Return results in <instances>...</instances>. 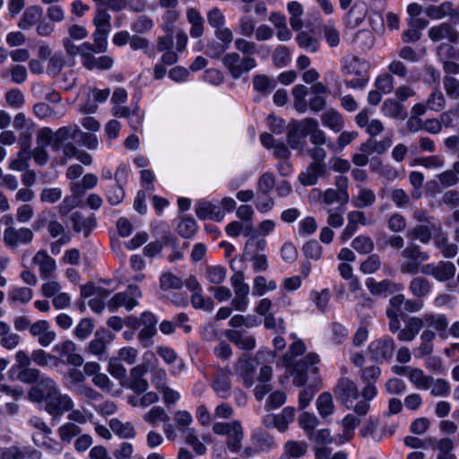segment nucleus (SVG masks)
Wrapping results in <instances>:
<instances>
[{
	"mask_svg": "<svg viewBox=\"0 0 459 459\" xmlns=\"http://www.w3.org/2000/svg\"><path fill=\"white\" fill-rule=\"evenodd\" d=\"M212 429L216 435L227 436L226 445L231 453H238L241 450L244 429L240 420L216 421L212 424Z\"/></svg>",
	"mask_w": 459,
	"mask_h": 459,
	"instance_id": "f257e3e1",
	"label": "nucleus"
},
{
	"mask_svg": "<svg viewBox=\"0 0 459 459\" xmlns=\"http://www.w3.org/2000/svg\"><path fill=\"white\" fill-rule=\"evenodd\" d=\"M402 256L403 261L400 263L401 273L411 275L417 274L420 264L429 259V255L414 243L407 245L402 251Z\"/></svg>",
	"mask_w": 459,
	"mask_h": 459,
	"instance_id": "f03ea898",
	"label": "nucleus"
},
{
	"mask_svg": "<svg viewBox=\"0 0 459 459\" xmlns=\"http://www.w3.org/2000/svg\"><path fill=\"white\" fill-rule=\"evenodd\" d=\"M319 362V356L316 353H307L303 359L292 361L290 373L293 377V385L302 386L307 383V373L309 371L317 373L318 368L316 365Z\"/></svg>",
	"mask_w": 459,
	"mask_h": 459,
	"instance_id": "7ed1b4c3",
	"label": "nucleus"
},
{
	"mask_svg": "<svg viewBox=\"0 0 459 459\" xmlns=\"http://www.w3.org/2000/svg\"><path fill=\"white\" fill-rule=\"evenodd\" d=\"M221 61L234 79L240 78L244 74L248 73L257 66V62L255 57H244L238 52L225 54Z\"/></svg>",
	"mask_w": 459,
	"mask_h": 459,
	"instance_id": "20e7f679",
	"label": "nucleus"
},
{
	"mask_svg": "<svg viewBox=\"0 0 459 459\" xmlns=\"http://www.w3.org/2000/svg\"><path fill=\"white\" fill-rule=\"evenodd\" d=\"M267 242L264 238H250L244 248V257L249 259L255 273L265 272L268 269V260L264 254H260L266 247Z\"/></svg>",
	"mask_w": 459,
	"mask_h": 459,
	"instance_id": "39448f33",
	"label": "nucleus"
},
{
	"mask_svg": "<svg viewBox=\"0 0 459 459\" xmlns=\"http://www.w3.org/2000/svg\"><path fill=\"white\" fill-rule=\"evenodd\" d=\"M142 291L137 285L131 284L125 291L116 293L107 303L110 312H115L120 307L131 311L139 305Z\"/></svg>",
	"mask_w": 459,
	"mask_h": 459,
	"instance_id": "423d86ee",
	"label": "nucleus"
},
{
	"mask_svg": "<svg viewBox=\"0 0 459 459\" xmlns=\"http://www.w3.org/2000/svg\"><path fill=\"white\" fill-rule=\"evenodd\" d=\"M57 388L58 385L54 379L43 375L40 379L30 388L28 398L32 403H44L45 405Z\"/></svg>",
	"mask_w": 459,
	"mask_h": 459,
	"instance_id": "0eeeda50",
	"label": "nucleus"
},
{
	"mask_svg": "<svg viewBox=\"0 0 459 459\" xmlns=\"http://www.w3.org/2000/svg\"><path fill=\"white\" fill-rule=\"evenodd\" d=\"M394 341L390 336H383L372 341L368 347V354L372 360L377 363L389 361L394 351Z\"/></svg>",
	"mask_w": 459,
	"mask_h": 459,
	"instance_id": "6e6552de",
	"label": "nucleus"
},
{
	"mask_svg": "<svg viewBox=\"0 0 459 459\" xmlns=\"http://www.w3.org/2000/svg\"><path fill=\"white\" fill-rule=\"evenodd\" d=\"M333 392L337 400L348 409H353L354 403L359 396V391L356 383L348 377H341Z\"/></svg>",
	"mask_w": 459,
	"mask_h": 459,
	"instance_id": "1a4fd4ad",
	"label": "nucleus"
},
{
	"mask_svg": "<svg viewBox=\"0 0 459 459\" xmlns=\"http://www.w3.org/2000/svg\"><path fill=\"white\" fill-rule=\"evenodd\" d=\"M74 407L73 399L63 394L59 387L44 405L45 411L53 418H59Z\"/></svg>",
	"mask_w": 459,
	"mask_h": 459,
	"instance_id": "9d476101",
	"label": "nucleus"
},
{
	"mask_svg": "<svg viewBox=\"0 0 459 459\" xmlns=\"http://www.w3.org/2000/svg\"><path fill=\"white\" fill-rule=\"evenodd\" d=\"M260 354V351L256 353L255 357L244 354L238 358L235 364L236 374L241 377L246 387H251L255 383L254 374L258 365L257 357H259Z\"/></svg>",
	"mask_w": 459,
	"mask_h": 459,
	"instance_id": "9b49d317",
	"label": "nucleus"
},
{
	"mask_svg": "<svg viewBox=\"0 0 459 459\" xmlns=\"http://www.w3.org/2000/svg\"><path fill=\"white\" fill-rule=\"evenodd\" d=\"M334 185L336 189L328 188L323 194V202L331 205L334 203L346 204L349 203L350 195L348 193V178L344 176L335 178Z\"/></svg>",
	"mask_w": 459,
	"mask_h": 459,
	"instance_id": "f8f14e48",
	"label": "nucleus"
},
{
	"mask_svg": "<svg viewBox=\"0 0 459 459\" xmlns=\"http://www.w3.org/2000/svg\"><path fill=\"white\" fill-rule=\"evenodd\" d=\"M33 237L34 234L29 228L8 227L4 230L3 241L6 247L13 250L20 245H29Z\"/></svg>",
	"mask_w": 459,
	"mask_h": 459,
	"instance_id": "ddd939ff",
	"label": "nucleus"
},
{
	"mask_svg": "<svg viewBox=\"0 0 459 459\" xmlns=\"http://www.w3.org/2000/svg\"><path fill=\"white\" fill-rule=\"evenodd\" d=\"M421 273L425 275H431L438 281H446L454 278L456 268L452 262L439 261L437 264H424Z\"/></svg>",
	"mask_w": 459,
	"mask_h": 459,
	"instance_id": "4468645a",
	"label": "nucleus"
},
{
	"mask_svg": "<svg viewBox=\"0 0 459 459\" xmlns=\"http://www.w3.org/2000/svg\"><path fill=\"white\" fill-rule=\"evenodd\" d=\"M428 36L433 42L447 40L449 43H459V31L450 22H441L428 30Z\"/></svg>",
	"mask_w": 459,
	"mask_h": 459,
	"instance_id": "2eb2a0df",
	"label": "nucleus"
},
{
	"mask_svg": "<svg viewBox=\"0 0 459 459\" xmlns=\"http://www.w3.org/2000/svg\"><path fill=\"white\" fill-rule=\"evenodd\" d=\"M30 334L42 347H48L56 338V332L51 329V325L47 320H38L32 323L30 327Z\"/></svg>",
	"mask_w": 459,
	"mask_h": 459,
	"instance_id": "dca6fc26",
	"label": "nucleus"
},
{
	"mask_svg": "<svg viewBox=\"0 0 459 459\" xmlns=\"http://www.w3.org/2000/svg\"><path fill=\"white\" fill-rule=\"evenodd\" d=\"M53 351L58 355L57 359H65V362L69 365L80 367L83 364V358L76 352V345L71 340L56 343L53 347Z\"/></svg>",
	"mask_w": 459,
	"mask_h": 459,
	"instance_id": "f3484780",
	"label": "nucleus"
},
{
	"mask_svg": "<svg viewBox=\"0 0 459 459\" xmlns=\"http://www.w3.org/2000/svg\"><path fill=\"white\" fill-rule=\"evenodd\" d=\"M147 371L144 364L132 368L126 386L137 394L146 392L149 388V383L144 377Z\"/></svg>",
	"mask_w": 459,
	"mask_h": 459,
	"instance_id": "a211bd4d",
	"label": "nucleus"
},
{
	"mask_svg": "<svg viewBox=\"0 0 459 459\" xmlns=\"http://www.w3.org/2000/svg\"><path fill=\"white\" fill-rule=\"evenodd\" d=\"M157 324L158 319L153 313L145 311L141 315L140 326L143 328L138 333V340L143 346L152 344V339L157 333Z\"/></svg>",
	"mask_w": 459,
	"mask_h": 459,
	"instance_id": "6ab92c4d",
	"label": "nucleus"
},
{
	"mask_svg": "<svg viewBox=\"0 0 459 459\" xmlns=\"http://www.w3.org/2000/svg\"><path fill=\"white\" fill-rule=\"evenodd\" d=\"M368 63L357 56L348 55L341 59V71L343 75L362 76L368 74Z\"/></svg>",
	"mask_w": 459,
	"mask_h": 459,
	"instance_id": "aec40b11",
	"label": "nucleus"
},
{
	"mask_svg": "<svg viewBox=\"0 0 459 459\" xmlns=\"http://www.w3.org/2000/svg\"><path fill=\"white\" fill-rule=\"evenodd\" d=\"M372 112L368 109H362L360 112L357 114L355 117V122L360 128H365L366 133L368 134L371 137H375L379 135L385 129L384 124L379 119H372L369 117Z\"/></svg>",
	"mask_w": 459,
	"mask_h": 459,
	"instance_id": "412c9836",
	"label": "nucleus"
},
{
	"mask_svg": "<svg viewBox=\"0 0 459 459\" xmlns=\"http://www.w3.org/2000/svg\"><path fill=\"white\" fill-rule=\"evenodd\" d=\"M234 47L238 53L242 54L244 57H254V55L260 52L264 54V57L268 56L271 53L270 47L266 45H257L252 40H248L244 37L237 38L234 39Z\"/></svg>",
	"mask_w": 459,
	"mask_h": 459,
	"instance_id": "4be33fe9",
	"label": "nucleus"
},
{
	"mask_svg": "<svg viewBox=\"0 0 459 459\" xmlns=\"http://www.w3.org/2000/svg\"><path fill=\"white\" fill-rule=\"evenodd\" d=\"M231 371L229 368H218L212 383V389L221 399H227L231 394Z\"/></svg>",
	"mask_w": 459,
	"mask_h": 459,
	"instance_id": "5701e85b",
	"label": "nucleus"
},
{
	"mask_svg": "<svg viewBox=\"0 0 459 459\" xmlns=\"http://www.w3.org/2000/svg\"><path fill=\"white\" fill-rule=\"evenodd\" d=\"M32 263L39 266L40 277L44 280L51 278L56 269L55 259L46 250L37 252Z\"/></svg>",
	"mask_w": 459,
	"mask_h": 459,
	"instance_id": "b1692460",
	"label": "nucleus"
},
{
	"mask_svg": "<svg viewBox=\"0 0 459 459\" xmlns=\"http://www.w3.org/2000/svg\"><path fill=\"white\" fill-rule=\"evenodd\" d=\"M195 211L200 220L210 219L220 221L224 216L218 205L205 200H199L195 205Z\"/></svg>",
	"mask_w": 459,
	"mask_h": 459,
	"instance_id": "393cba45",
	"label": "nucleus"
},
{
	"mask_svg": "<svg viewBox=\"0 0 459 459\" xmlns=\"http://www.w3.org/2000/svg\"><path fill=\"white\" fill-rule=\"evenodd\" d=\"M326 164L310 163L306 170L299 176V182L304 186H314L317 183L319 177L327 175Z\"/></svg>",
	"mask_w": 459,
	"mask_h": 459,
	"instance_id": "a878e982",
	"label": "nucleus"
},
{
	"mask_svg": "<svg viewBox=\"0 0 459 459\" xmlns=\"http://www.w3.org/2000/svg\"><path fill=\"white\" fill-rule=\"evenodd\" d=\"M425 14L431 20H442L446 17H458L459 13L449 1L438 5L430 4L424 9Z\"/></svg>",
	"mask_w": 459,
	"mask_h": 459,
	"instance_id": "bb28decb",
	"label": "nucleus"
},
{
	"mask_svg": "<svg viewBox=\"0 0 459 459\" xmlns=\"http://www.w3.org/2000/svg\"><path fill=\"white\" fill-rule=\"evenodd\" d=\"M368 14V5L363 1H356L345 15V23L350 28L359 26Z\"/></svg>",
	"mask_w": 459,
	"mask_h": 459,
	"instance_id": "cd10ccee",
	"label": "nucleus"
},
{
	"mask_svg": "<svg viewBox=\"0 0 459 459\" xmlns=\"http://www.w3.org/2000/svg\"><path fill=\"white\" fill-rule=\"evenodd\" d=\"M365 284L373 295L394 293L403 289L401 284L387 279L377 281L374 278H368Z\"/></svg>",
	"mask_w": 459,
	"mask_h": 459,
	"instance_id": "c85d7f7f",
	"label": "nucleus"
},
{
	"mask_svg": "<svg viewBox=\"0 0 459 459\" xmlns=\"http://www.w3.org/2000/svg\"><path fill=\"white\" fill-rule=\"evenodd\" d=\"M225 336L241 350L251 351L255 348L256 342L253 335L247 334L238 330H227Z\"/></svg>",
	"mask_w": 459,
	"mask_h": 459,
	"instance_id": "c756f323",
	"label": "nucleus"
},
{
	"mask_svg": "<svg viewBox=\"0 0 459 459\" xmlns=\"http://www.w3.org/2000/svg\"><path fill=\"white\" fill-rule=\"evenodd\" d=\"M361 394L363 399L355 403L353 411L359 416H365L370 409L369 402L377 394V389L373 383H368L365 384Z\"/></svg>",
	"mask_w": 459,
	"mask_h": 459,
	"instance_id": "7c9ffc66",
	"label": "nucleus"
},
{
	"mask_svg": "<svg viewBox=\"0 0 459 459\" xmlns=\"http://www.w3.org/2000/svg\"><path fill=\"white\" fill-rule=\"evenodd\" d=\"M432 283L424 276H415L409 282V291L414 298L421 299L428 297L432 290Z\"/></svg>",
	"mask_w": 459,
	"mask_h": 459,
	"instance_id": "2f4dec72",
	"label": "nucleus"
},
{
	"mask_svg": "<svg viewBox=\"0 0 459 459\" xmlns=\"http://www.w3.org/2000/svg\"><path fill=\"white\" fill-rule=\"evenodd\" d=\"M186 20L190 24V36L193 39L201 38L204 32V19L201 13L194 8H188L186 11Z\"/></svg>",
	"mask_w": 459,
	"mask_h": 459,
	"instance_id": "473e14b6",
	"label": "nucleus"
},
{
	"mask_svg": "<svg viewBox=\"0 0 459 459\" xmlns=\"http://www.w3.org/2000/svg\"><path fill=\"white\" fill-rule=\"evenodd\" d=\"M42 8L39 5H31L25 9L18 22V27L23 30H30L42 17Z\"/></svg>",
	"mask_w": 459,
	"mask_h": 459,
	"instance_id": "72a5a7b5",
	"label": "nucleus"
},
{
	"mask_svg": "<svg viewBox=\"0 0 459 459\" xmlns=\"http://www.w3.org/2000/svg\"><path fill=\"white\" fill-rule=\"evenodd\" d=\"M71 221L73 229L76 232H82L85 237H88L96 225L94 216L85 217L82 213L75 212L71 215Z\"/></svg>",
	"mask_w": 459,
	"mask_h": 459,
	"instance_id": "f704fd0d",
	"label": "nucleus"
},
{
	"mask_svg": "<svg viewBox=\"0 0 459 459\" xmlns=\"http://www.w3.org/2000/svg\"><path fill=\"white\" fill-rule=\"evenodd\" d=\"M114 65V59L110 56H95L94 55L86 56L82 65L87 70H108Z\"/></svg>",
	"mask_w": 459,
	"mask_h": 459,
	"instance_id": "c9c22d12",
	"label": "nucleus"
},
{
	"mask_svg": "<svg viewBox=\"0 0 459 459\" xmlns=\"http://www.w3.org/2000/svg\"><path fill=\"white\" fill-rule=\"evenodd\" d=\"M359 423L360 420L357 416L353 414L346 415L342 421L343 432L339 435L337 443L343 444L351 440L354 437V429L359 425Z\"/></svg>",
	"mask_w": 459,
	"mask_h": 459,
	"instance_id": "e433bc0d",
	"label": "nucleus"
},
{
	"mask_svg": "<svg viewBox=\"0 0 459 459\" xmlns=\"http://www.w3.org/2000/svg\"><path fill=\"white\" fill-rule=\"evenodd\" d=\"M358 194L351 201L352 205L358 209L372 206L377 200L375 192L370 188L361 186H358Z\"/></svg>",
	"mask_w": 459,
	"mask_h": 459,
	"instance_id": "4c0bfd02",
	"label": "nucleus"
},
{
	"mask_svg": "<svg viewBox=\"0 0 459 459\" xmlns=\"http://www.w3.org/2000/svg\"><path fill=\"white\" fill-rule=\"evenodd\" d=\"M381 110L384 116L391 118L404 119L407 117L404 107L394 99L385 100L382 105Z\"/></svg>",
	"mask_w": 459,
	"mask_h": 459,
	"instance_id": "58836bf2",
	"label": "nucleus"
},
{
	"mask_svg": "<svg viewBox=\"0 0 459 459\" xmlns=\"http://www.w3.org/2000/svg\"><path fill=\"white\" fill-rule=\"evenodd\" d=\"M308 446L304 441L289 440L283 446V453L290 459H300L307 453Z\"/></svg>",
	"mask_w": 459,
	"mask_h": 459,
	"instance_id": "ea45409f",
	"label": "nucleus"
},
{
	"mask_svg": "<svg viewBox=\"0 0 459 459\" xmlns=\"http://www.w3.org/2000/svg\"><path fill=\"white\" fill-rule=\"evenodd\" d=\"M111 340H113L112 334L106 332H96L94 339L89 343V351L96 356L103 355L106 351L107 343Z\"/></svg>",
	"mask_w": 459,
	"mask_h": 459,
	"instance_id": "a19ab883",
	"label": "nucleus"
},
{
	"mask_svg": "<svg viewBox=\"0 0 459 459\" xmlns=\"http://www.w3.org/2000/svg\"><path fill=\"white\" fill-rule=\"evenodd\" d=\"M322 124L333 130V132H340L344 126L342 116L335 109L330 108L321 115Z\"/></svg>",
	"mask_w": 459,
	"mask_h": 459,
	"instance_id": "79ce46f5",
	"label": "nucleus"
},
{
	"mask_svg": "<svg viewBox=\"0 0 459 459\" xmlns=\"http://www.w3.org/2000/svg\"><path fill=\"white\" fill-rule=\"evenodd\" d=\"M408 378L410 382L418 389L428 390L433 382V377L425 375L422 369L418 368H411Z\"/></svg>",
	"mask_w": 459,
	"mask_h": 459,
	"instance_id": "37998d69",
	"label": "nucleus"
},
{
	"mask_svg": "<svg viewBox=\"0 0 459 459\" xmlns=\"http://www.w3.org/2000/svg\"><path fill=\"white\" fill-rule=\"evenodd\" d=\"M230 266L234 271L233 275L230 277V283L233 287L235 295L248 296L249 286L244 282V273L241 271L236 270L234 260L230 262Z\"/></svg>",
	"mask_w": 459,
	"mask_h": 459,
	"instance_id": "c03bdc74",
	"label": "nucleus"
},
{
	"mask_svg": "<svg viewBox=\"0 0 459 459\" xmlns=\"http://www.w3.org/2000/svg\"><path fill=\"white\" fill-rule=\"evenodd\" d=\"M296 41L299 48L310 53H316L320 48L318 39L308 31H300L296 36Z\"/></svg>",
	"mask_w": 459,
	"mask_h": 459,
	"instance_id": "a18cd8bd",
	"label": "nucleus"
},
{
	"mask_svg": "<svg viewBox=\"0 0 459 459\" xmlns=\"http://www.w3.org/2000/svg\"><path fill=\"white\" fill-rule=\"evenodd\" d=\"M295 416V409L293 407H285L280 414L268 416L272 419L273 425L281 432L286 431L288 425L293 421Z\"/></svg>",
	"mask_w": 459,
	"mask_h": 459,
	"instance_id": "49530a36",
	"label": "nucleus"
},
{
	"mask_svg": "<svg viewBox=\"0 0 459 459\" xmlns=\"http://www.w3.org/2000/svg\"><path fill=\"white\" fill-rule=\"evenodd\" d=\"M435 245L446 258H453L457 255L458 247L449 241L446 234H439L435 238Z\"/></svg>",
	"mask_w": 459,
	"mask_h": 459,
	"instance_id": "de8ad7c7",
	"label": "nucleus"
},
{
	"mask_svg": "<svg viewBox=\"0 0 459 459\" xmlns=\"http://www.w3.org/2000/svg\"><path fill=\"white\" fill-rule=\"evenodd\" d=\"M84 380V373L74 367L69 368L64 375L63 383L69 390L75 392L79 385H82Z\"/></svg>",
	"mask_w": 459,
	"mask_h": 459,
	"instance_id": "09e8293b",
	"label": "nucleus"
},
{
	"mask_svg": "<svg viewBox=\"0 0 459 459\" xmlns=\"http://www.w3.org/2000/svg\"><path fill=\"white\" fill-rule=\"evenodd\" d=\"M425 325L433 327L440 335L446 333L448 327V318L445 314L425 313Z\"/></svg>",
	"mask_w": 459,
	"mask_h": 459,
	"instance_id": "8fccbe9b",
	"label": "nucleus"
},
{
	"mask_svg": "<svg viewBox=\"0 0 459 459\" xmlns=\"http://www.w3.org/2000/svg\"><path fill=\"white\" fill-rule=\"evenodd\" d=\"M33 113L39 119L60 118L65 115L62 109H55L45 102H38L33 106Z\"/></svg>",
	"mask_w": 459,
	"mask_h": 459,
	"instance_id": "3c124183",
	"label": "nucleus"
},
{
	"mask_svg": "<svg viewBox=\"0 0 459 459\" xmlns=\"http://www.w3.org/2000/svg\"><path fill=\"white\" fill-rule=\"evenodd\" d=\"M287 9L290 14V24L294 30H300L303 27L302 15L303 6L297 1H291L288 4Z\"/></svg>",
	"mask_w": 459,
	"mask_h": 459,
	"instance_id": "603ef678",
	"label": "nucleus"
},
{
	"mask_svg": "<svg viewBox=\"0 0 459 459\" xmlns=\"http://www.w3.org/2000/svg\"><path fill=\"white\" fill-rule=\"evenodd\" d=\"M109 427L116 435L122 438H134L135 437V429L130 422H122L118 419H112Z\"/></svg>",
	"mask_w": 459,
	"mask_h": 459,
	"instance_id": "864d4df0",
	"label": "nucleus"
},
{
	"mask_svg": "<svg viewBox=\"0 0 459 459\" xmlns=\"http://www.w3.org/2000/svg\"><path fill=\"white\" fill-rule=\"evenodd\" d=\"M78 128L79 126L74 124L72 126H62L55 132V149L57 150L59 144L68 139H72L75 142L78 138Z\"/></svg>",
	"mask_w": 459,
	"mask_h": 459,
	"instance_id": "5fc2aeb1",
	"label": "nucleus"
},
{
	"mask_svg": "<svg viewBox=\"0 0 459 459\" xmlns=\"http://www.w3.org/2000/svg\"><path fill=\"white\" fill-rule=\"evenodd\" d=\"M183 437L185 442L191 446L194 451L197 455H204L206 452V446L199 440V437L196 434V430L194 428H186L183 429Z\"/></svg>",
	"mask_w": 459,
	"mask_h": 459,
	"instance_id": "6e6d98bb",
	"label": "nucleus"
},
{
	"mask_svg": "<svg viewBox=\"0 0 459 459\" xmlns=\"http://www.w3.org/2000/svg\"><path fill=\"white\" fill-rule=\"evenodd\" d=\"M253 85L256 91L264 95H268L276 87V82L266 75L258 74L254 76Z\"/></svg>",
	"mask_w": 459,
	"mask_h": 459,
	"instance_id": "4d7b16f0",
	"label": "nucleus"
},
{
	"mask_svg": "<svg viewBox=\"0 0 459 459\" xmlns=\"http://www.w3.org/2000/svg\"><path fill=\"white\" fill-rule=\"evenodd\" d=\"M316 408L321 417L325 418L333 412L334 405L330 393H322L316 400Z\"/></svg>",
	"mask_w": 459,
	"mask_h": 459,
	"instance_id": "13d9d810",
	"label": "nucleus"
},
{
	"mask_svg": "<svg viewBox=\"0 0 459 459\" xmlns=\"http://www.w3.org/2000/svg\"><path fill=\"white\" fill-rule=\"evenodd\" d=\"M256 22L251 15H243L239 18L237 24V31L243 37H251L255 30Z\"/></svg>",
	"mask_w": 459,
	"mask_h": 459,
	"instance_id": "bf43d9fd",
	"label": "nucleus"
},
{
	"mask_svg": "<svg viewBox=\"0 0 459 459\" xmlns=\"http://www.w3.org/2000/svg\"><path fill=\"white\" fill-rule=\"evenodd\" d=\"M143 420L152 425H156L158 422L167 423L170 419L164 408L161 406H153L144 414Z\"/></svg>",
	"mask_w": 459,
	"mask_h": 459,
	"instance_id": "052dcab7",
	"label": "nucleus"
},
{
	"mask_svg": "<svg viewBox=\"0 0 459 459\" xmlns=\"http://www.w3.org/2000/svg\"><path fill=\"white\" fill-rule=\"evenodd\" d=\"M82 429L73 422H66L57 429L60 439L65 443H70L74 437L80 435Z\"/></svg>",
	"mask_w": 459,
	"mask_h": 459,
	"instance_id": "680f3d73",
	"label": "nucleus"
},
{
	"mask_svg": "<svg viewBox=\"0 0 459 459\" xmlns=\"http://www.w3.org/2000/svg\"><path fill=\"white\" fill-rule=\"evenodd\" d=\"M32 92L37 98H42L51 103H59L61 96L58 92L45 85L37 84L32 87Z\"/></svg>",
	"mask_w": 459,
	"mask_h": 459,
	"instance_id": "e2e57ef3",
	"label": "nucleus"
},
{
	"mask_svg": "<svg viewBox=\"0 0 459 459\" xmlns=\"http://www.w3.org/2000/svg\"><path fill=\"white\" fill-rule=\"evenodd\" d=\"M154 22L148 15L138 16L131 24V30L136 34H145L152 30Z\"/></svg>",
	"mask_w": 459,
	"mask_h": 459,
	"instance_id": "0e129e2a",
	"label": "nucleus"
},
{
	"mask_svg": "<svg viewBox=\"0 0 459 459\" xmlns=\"http://www.w3.org/2000/svg\"><path fill=\"white\" fill-rule=\"evenodd\" d=\"M182 285V280L170 272L163 273L160 277V287L162 290H178Z\"/></svg>",
	"mask_w": 459,
	"mask_h": 459,
	"instance_id": "69168bd1",
	"label": "nucleus"
},
{
	"mask_svg": "<svg viewBox=\"0 0 459 459\" xmlns=\"http://www.w3.org/2000/svg\"><path fill=\"white\" fill-rule=\"evenodd\" d=\"M197 230L195 221L191 217H183L178 225V234L185 238H192Z\"/></svg>",
	"mask_w": 459,
	"mask_h": 459,
	"instance_id": "338daca9",
	"label": "nucleus"
},
{
	"mask_svg": "<svg viewBox=\"0 0 459 459\" xmlns=\"http://www.w3.org/2000/svg\"><path fill=\"white\" fill-rule=\"evenodd\" d=\"M351 247L360 254H370L374 250V242L368 236L359 235L351 243Z\"/></svg>",
	"mask_w": 459,
	"mask_h": 459,
	"instance_id": "774afa93",
	"label": "nucleus"
}]
</instances>
